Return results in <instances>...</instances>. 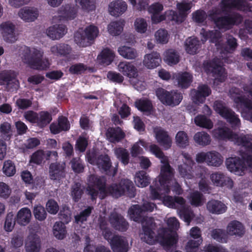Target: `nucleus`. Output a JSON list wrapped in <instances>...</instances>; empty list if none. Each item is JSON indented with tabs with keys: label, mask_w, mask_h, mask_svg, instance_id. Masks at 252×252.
I'll return each instance as SVG.
<instances>
[{
	"label": "nucleus",
	"mask_w": 252,
	"mask_h": 252,
	"mask_svg": "<svg viewBox=\"0 0 252 252\" xmlns=\"http://www.w3.org/2000/svg\"><path fill=\"white\" fill-rule=\"evenodd\" d=\"M115 154L117 158L124 165H127L129 161V154L128 151L122 147L115 150Z\"/></svg>",
	"instance_id": "nucleus-53"
},
{
	"label": "nucleus",
	"mask_w": 252,
	"mask_h": 252,
	"mask_svg": "<svg viewBox=\"0 0 252 252\" xmlns=\"http://www.w3.org/2000/svg\"><path fill=\"white\" fill-rule=\"evenodd\" d=\"M221 5L224 10H243L245 9L246 3L244 0H222Z\"/></svg>",
	"instance_id": "nucleus-35"
},
{
	"label": "nucleus",
	"mask_w": 252,
	"mask_h": 252,
	"mask_svg": "<svg viewBox=\"0 0 252 252\" xmlns=\"http://www.w3.org/2000/svg\"><path fill=\"white\" fill-rule=\"evenodd\" d=\"M156 137L158 142L165 149H169L171 146L172 141L167 132L161 128L155 130Z\"/></svg>",
	"instance_id": "nucleus-34"
},
{
	"label": "nucleus",
	"mask_w": 252,
	"mask_h": 252,
	"mask_svg": "<svg viewBox=\"0 0 252 252\" xmlns=\"http://www.w3.org/2000/svg\"><path fill=\"white\" fill-rule=\"evenodd\" d=\"M109 221L114 229L121 232L126 231L129 226L128 222L124 217L115 212L111 213Z\"/></svg>",
	"instance_id": "nucleus-13"
},
{
	"label": "nucleus",
	"mask_w": 252,
	"mask_h": 252,
	"mask_svg": "<svg viewBox=\"0 0 252 252\" xmlns=\"http://www.w3.org/2000/svg\"><path fill=\"white\" fill-rule=\"evenodd\" d=\"M98 28L94 25L87 27L85 30V34L79 32L74 34V41L79 46L87 47L90 45V41H93L98 35Z\"/></svg>",
	"instance_id": "nucleus-10"
},
{
	"label": "nucleus",
	"mask_w": 252,
	"mask_h": 252,
	"mask_svg": "<svg viewBox=\"0 0 252 252\" xmlns=\"http://www.w3.org/2000/svg\"><path fill=\"white\" fill-rule=\"evenodd\" d=\"M165 201L169 203V205L172 208H176L178 205L184 206L185 204V199L181 196H168L165 199Z\"/></svg>",
	"instance_id": "nucleus-57"
},
{
	"label": "nucleus",
	"mask_w": 252,
	"mask_h": 252,
	"mask_svg": "<svg viewBox=\"0 0 252 252\" xmlns=\"http://www.w3.org/2000/svg\"><path fill=\"white\" fill-rule=\"evenodd\" d=\"M19 17L26 22L34 21L38 17V11L36 8L25 7L19 12Z\"/></svg>",
	"instance_id": "nucleus-29"
},
{
	"label": "nucleus",
	"mask_w": 252,
	"mask_h": 252,
	"mask_svg": "<svg viewBox=\"0 0 252 252\" xmlns=\"http://www.w3.org/2000/svg\"><path fill=\"white\" fill-rule=\"evenodd\" d=\"M189 201L191 205L193 206H201L204 203L203 195L198 191H193L190 194Z\"/></svg>",
	"instance_id": "nucleus-55"
},
{
	"label": "nucleus",
	"mask_w": 252,
	"mask_h": 252,
	"mask_svg": "<svg viewBox=\"0 0 252 252\" xmlns=\"http://www.w3.org/2000/svg\"><path fill=\"white\" fill-rule=\"evenodd\" d=\"M0 83L6 84L7 90L11 92L17 90L19 87V81L9 72L0 73Z\"/></svg>",
	"instance_id": "nucleus-18"
},
{
	"label": "nucleus",
	"mask_w": 252,
	"mask_h": 252,
	"mask_svg": "<svg viewBox=\"0 0 252 252\" xmlns=\"http://www.w3.org/2000/svg\"><path fill=\"white\" fill-rule=\"evenodd\" d=\"M210 88L206 84L199 85L197 89H193L191 92L192 100L197 104L203 103L206 97L211 94Z\"/></svg>",
	"instance_id": "nucleus-12"
},
{
	"label": "nucleus",
	"mask_w": 252,
	"mask_h": 252,
	"mask_svg": "<svg viewBox=\"0 0 252 252\" xmlns=\"http://www.w3.org/2000/svg\"><path fill=\"white\" fill-rule=\"evenodd\" d=\"M177 80L179 87L183 89L188 88L190 85L192 76L187 72L179 73L177 76Z\"/></svg>",
	"instance_id": "nucleus-45"
},
{
	"label": "nucleus",
	"mask_w": 252,
	"mask_h": 252,
	"mask_svg": "<svg viewBox=\"0 0 252 252\" xmlns=\"http://www.w3.org/2000/svg\"><path fill=\"white\" fill-rule=\"evenodd\" d=\"M210 17L216 27L220 30H230L234 26L239 25L243 21L242 16L236 12L225 13L221 16L213 13Z\"/></svg>",
	"instance_id": "nucleus-7"
},
{
	"label": "nucleus",
	"mask_w": 252,
	"mask_h": 252,
	"mask_svg": "<svg viewBox=\"0 0 252 252\" xmlns=\"http://www.w3.org/2000/svg\"><path fill=\"white\" fill-rule=\"evenodd\" d=\"M161 62L160 56L157 52H153L144 57V64L148 68H155L158 66Z\"/></svg>",
	"instance_id": "nucleus-27"
},
{
	"label": "nucleus",
	"mask_w": 252,
	"mask_h": 252,
	"mask_svg": "<svg viewBox=\"0 0 252 252\" xmlns=\"http://www.w3.org/2000/svg\"><path fill=\"white\" fill-rule=\"evenodd\" d=\"M87 66L83 63H77L71 65L68 69L69 73L74 75H80L87 70Z\"/></svg>",
	"instance_id": "nucleus-58"
},
{
	"label": "nucleus",
	"mask_w": 252,
	"mask_h": 252,
	"mask_svg": "<svg viewBox=\"0 0 252 252\" xmlns=\"http://www.w3.org/2000/svg\"><path fill=\"white\" fill-rule=\"evenodd\" d=\"M203 241L202 239L200 240H189L185 246L186 252H197L199 247Z\"/></svg>",
	"instance_id": "nucleus-61"
},
{
	"label": "nucleus",
	"mask_w": 252,
	"mask_h": 252,
	"mask_svg": "<svg viewBox=\"0 0 252 252\" xmlns=\"http://www.w3.org/2000/svg\"><path fill=\"white\" fill-rule=\"evenodd\" d=\"M156 95L163 104L169 106L178 105L183 99L181 93L174 91L168 92L163 88L158 89Z\"/></svg>",
	"instance_id": "nucleus-9"
},
{
	"label": "nucleus",
	"mask_w": 252,
	"mask_h": 252,
	"mask_svg": "<svg viewBox=\"0 0 252 252\" xmlns=\"http://www.w3.org/2000/svg\"><path fill=\"white\" fill-rule=\"evenodd\" d=\"M19 51L23 62L32 68L44 70L48 67V61L42 60L43 53L39 50L34 48L32 51L30 47L24 45Z\"/></svg>",
	"instance_id": "nucleus-4"
},
{
	"label": "nucleus",
	"mask_w": 252,
	"mask_h": 252,
	"mask_svg": "<svg viewBox=\"0 0 252 252\" xmlns=\"http://www.w3.org/2000/svg\"><path fill=\"white\" fill-rule=\"evenodd\" d=\"M71 166L75 173H81L84 171V166L80 158H74L70 161Z\"/></svg>",
	"instance_id": "nucleus-63"
},
{
	"label": "nucleus",
	"mask_w": 252,
	"mask_h": 252,
	"mask_svg": "<svg viewBox=\"0 0 252 252\" xmlns=\"http://www.w3.org/2000/svg\"><path fill=\"white\" fill-rule=\"evenodd\" d=\"M206 207L210 213L215 214H223L226 212L227 208L221 201L215 199L209 200L206 204Z\"/></svg>",
	"instance_id": "nucleus-28"
},
{
	"label": "nucleus",
	"mask_w": 252,
	"mask_h": 252,
	"mask_svg": "<svg viewBox=\"0 0 252 252\" xmlns=\"http://www.w3.org/2000/svg\"><path fill=\"white\" fill-rule=\"evenodd\" d=\"M53 234L58 239L63 240L66 236V230L64 223L62 221H57L53 226Z\"/></svg>",
	"instance_id": "nucleus-46"
},
{
	"label": "nucleus",
	"mask_w": 252,
	"mask_h": 252,
	"mask_svg": "<svg viewBox=\"0 0 252 252\" xmlns=\"http://www.w3.org/2000/svg\"><path fill=\"white\" fill-rule=\"evenodd\" d=\"M194 122L196 126L208 129H210L213 127V123L212 121L204 115H197L194 118Z\"/></svg>",
	"instance_id": "nucleus-52"
},
{
	"label": "nucleus",
	"mask_w": 252,
	"mask_h": 252,
	"mask_svg": "<svg viewBox=\"0 0 252 252\" xmlns=\"http://www.w3.org/2000/svg\"><path fill=\"white\" fill-rule=\"evenodd\" d=\"M193 139L197 144L203 147L209 145L211 141L209 134L203 131L196 132L193 136Z\"/></svg>",
	"instance_id": "nucleus-44"
},
{
	"label": "nucleus",
	"mask_w": 252,
	"mask_h": 252,
	"mask_svg": "<svg viewBox=\"0 0 252 252\" xmlns=\"http://www.w3.org/2000/svg\"><path fill=\"white\" fill-rule=\"evenodd\" d=\"M135 195V188L132 182L127 179H122L119 183H113L107 186L102 199L108 196L118 198L123 195L133 198Z\"/></svg>",
	"instance_id": "nucleus-3"
},
{
	"label": "nucleus",
	"mask_w": 252,
	"mask_h": 252,
	"mask_svg": "<svg viewBox=\"0 0 252 252\" xmlns=\"http://www.w3.org/2000/svg\"><path fill=\"white\" fill-rule=\"evenodd\" d=\"M155 207L154 203L147 202L142 205H132L128 210V215L131 220L138 223L145 222L142 227L141 239L150 245H153L156 242V234L154 232L156 223L152 217L148 218L146 216V213L153 212Z\"/></svg>",
	"instance_id": "nucleus-1"
},
{
	"label": "nucleus",
	"mask_w": 252,
	"mask_h": 252,
	"mask_svg": "<svg viewBox=\"0 0 252 252\" xmlns=\"http://www.w3.org/2000/svg\"><path fill=\"white\" fill-rule=\"evenodd\" d=\"M211 179L216 186L226 187L229 189H232L233 187L232 180L221 172L212 174Z\"/></svg>",
	"instance_id": "nucleus-19"
},
{
	"label": "nucleus",
	"mask_w": 252,
	"mask_h": 252,
	"mask_svg": "<svg viewBox=\"0 0 252 252\" xmlns=\"http://www.w3.org/2000/svg\"><path fill=\"white\" fill-rule=\"evenodd\" d=\"M235 136L234 142L235 144L244 147L247 152L252 153V135L241 134L239 135L236 133Z\"/></svg>",
	"instance_id": "nucleus-24"
},
{
	"label": "nucleus",
	"mask_w": 252,
	"mask_h": 252,
	"mask_svg": "<svg viewBox=\"0 0 252 252\" xmlns=\"http://www.w3.org/2000/svg\"><path fill=\"white\" fill-rule=\"evenodd\" d=\"M32 214L30 210L28 208H23L20 209L16 216V221L21 225H26L30 220Z\"/></svg>",
	"instance_id": "nucleus-40"
},
{
	"label": "nucleus",
	"mask_w": 252,
	"mask_h": 252,
	"mask_svg": "<svg viewBox=\"0 0 252 252\" xmlns=\"http://www.w3.org/2000/svg\"><path fill=\"white\" fill-rule=\"evenodd\" d=\"M119 54L127 59H134L137 56L136 50L131 47L123 46L118 48Z\"/></svg>",
	"instance_id": "nucleus-49"
},
{
	"label": "nucleus",
	"mask_w": 252,
	"mask_h": 252,
	"mask_svg": "<svg viewBox=\"0 0 252 252\" xmlns=\"http://www.w3.org/2000/svg\"><path fill=\"white\" fill-rule=\"evenodd\" d=\"M211 237L216 241L225 243L227 242L228 233L225 230L220 228H214L211 231Z\"/></svg>",
	"instance_id": "nucleus-43"
},
{
	"label": "nucleus",
	"mask_w": 252,
	"mask_h": 252,
	"mask_svg": "<svg viewBox=\"0 0 252 252\" xmlns=\"http://www.w3.org/2000/svg\"><path fill=\"white\" fill-rule=\"evenodd\" d=\"M33 214L36 219L39 221L44 220L47 217V213L44 207L37 205L33 209Z\"/></svg>",
	"instance_id": "nucleus-64"
},
{
	"label": "nucleus",
	"mask_w": 252,
	"mask_h": 252,
	"mask_svg": "<svg viewBox=\"0 0 252 252\" xmlns=\"http://www.w3.org/2000/svg\"><path fill=\"white\" fill-rule=\"evenodd\" d=\"M59 20H72L76 16V12L73 7L69 5L62 6L58 11Z\"/></svg>",
	"instance_id": "nucleus-37"
},
{
	"label": "nucleus",
	"mask_w": 252,
	"mask_h": 252,
	"mask_svg": "<svg viewBox=\"0 0 252 252\" xmlns=\"http://www.w3.org/2000/svg\"><path fill=\"white\" fill-rule=\"evenodd\" d=\"M228 234L242 237L245 233V228L243 224L238 220H233L227 226Z\"/></svg>",
	"instance_id": "nucleus-31"
},
{
	"label": "nucleus",
	"mask_w": 252,
	"mask_h": 252,
	"mask_svg": "<svg viewBox=\"0 0 252 252\" xmlns=\"http://www.w3.org/2000/svg\"><path fill=\"white\" fill-rule=\"evenodd\" d=\"M175 139L177 144L180 147L186 148L189 145L188 134L184 131H178L176 135Z\"/></svg>",
	"instance_id": "nucleus-56"
},
{
	"label": "nucleus",
	"mask_w": 252,
	"mask_h": 252,
	"mask_svg": "<svg viewBox=\"0 0 252 252\" xmlns=\"http://www.w3.org/2000/svg\"><path fill=\"white\" fill-rule=\"evenodd\" d=\"M124 24L121 21L111 22L108 26V31L112 35H119L123 31Z\"/></svg>",
	"instance_id": "nucleus-54"
},
{
	"label": "nucleus",
	"mask_w": 252,
	"mask_h": 252,
	"mask_svg": "<svg viewBox=\"0 0 252 252\" xmlns=\"http://www.w3.org/2000/svg\"><path fill=\"white\" fill-rule=\"evenodd\" d=\"M109 243L113 252H127L128 250V243L124 237L115 235Z\"/></svg>",
	"instance_id": "nucleus-16"
},
{
	"label": "nucleus",
	"mask_w": 252,
	"mask_h": 252,
	"mask_svg": "<svg viewBox=\"0 0 252 252\" xmlns=\"http://www.w3.org/2000/svg\"><path fill=\"white\" fill-rule=\"evenodd\" d=\"M66 26L63 24L54 25L47 30V34L52 39H59L66 33Z\"/></svg>",
	"instance_id": "nucleus-26"
},
{
	"label": "nucleus",
	"mask_w": 252,
	"mask_h": 252,
	"mask_svg": "<svg viewBox=\"0 0 252 252\" xmlns=\"http://www.w3.org/2000/svg\"><path fill=\"white\" fill-rule=\"evenodd\" d=\"M14 30V25L9 21L3 22L0 25V31L4 40L7 42L12 43L15 41Z\"/></svg>",
	"instance_id": "nucleus-17"
},
{
	"label": "nucleus",
	"mask_w": 252,
	"mask_h": 252,
	"mask_svg": "<svg viewBox=\"0 0 252 252\" xmlns=\"http://www.w3.org/2000/svg\"><path fill=\"white\" fill-rule=\"evenodd\" d=\"M164 164L160 167L158 180L157 179L150 187L151 197L153 199H160L170 192V182L174 177V170L167 161L161 160Z\"/></svg>",
	"instance_id": "nucleus-2"
},
{
	"label": "nucleus",
	"mask_w": 252,
	"mask_h": 252,
	"mask_svg": "<svg viewBox=\"0 0 252 252\" xmlns=\"http://www.w3.org/2000/svg\"><path fill=\"white\" fill-rule=\"evenodd\" d=\"M213 108L217 114L226 120L232 127L238 126L240 124V120L238 116L222 100L215 101Z\"/></svg>",
	"instance_id": "nucleus-8"
},
{
	"label": "nucleus",
	"mask_w": 252,
	"mask_h": 252,
	"mask_svg": "<svg viewBox=\"0 0 252 252\" xmlns=\"http://www.w3.org/2000/svg\"><path fill=\"white\" fill-rule=\"evenodd\" d=\"M118 68L120 72L129 78H134L138 76L137 69L131 63L126 62H120Z\"/></svg>",
	"instance_id": "nucleus-22"
},
{
	"label": "nucleus",
	"mask_w": 252,
	"mask_h": 252,
	"mask_svg": "<svg viewBox=\"0 0 252 252\" xmlns=\"http://www.w3.org/2000/svg\"><path fill=\"white\" fill-rule=\"evenodd\" d=\"M164 60L168 64L174 65L179 62L180 56L175 50L170 49L165 52Z\"/></svg>",
	"instance_id": "nucleus-48"
},
{
	"label": "nucleus",
	"mask_w": 252,
	"mask_h": 252,
	"mask_svg": "<svg viewBox=\"0 0 252 252\" xmlns=\"http://www.w3.org/2000/svg\"><path fill=\"white\" fill-rule=\"evenodd\" d=\"M150 177L145 171H139L136 173L135 182L138 187L143 188L148 186L150 183Z\"/></svg>",
	"instance_id": "nucleus-42"
},
{
	"label": "nucleus",
	"mask_w": 252,
	"mask_h": 252,
	"mask_svg": "<svg viewBox=\"0 0 252 252\" xmlns=\"http://www.w3.org/2000/svg\"><path fill=\"white\" fill-rule=\"evenodd\" d=\"M233 101L243 116L252 122V101L245 95L237 96Z\"/></svg>",
	"instance_id": "nucleus-11"
},
{
	"label": "nucleus",
	"mask_w": 252,
	"mask_h": 252,
	"mask_svg": "<svg viewBox=\"0 0 252 252\" xmlns=\"http://www.w3.org/2000/svg\"><path fill=\"white\" fill-rule=\"evenodd\" d=\"M84 194V190L82 189L80 183H75L71 188L70 196L75 202H78Z\"/></svg>",
	"instance_id": "nucleus-51"
},
{
	"label": "nucleus",
	"mask_w": 252,
	"mask_h": 252,
	"mask_svg": "<svg viewBox=\"0 0 252 252\" xmlns=\"http://www.w3.org/2000/svg\"><path fill=\"white\" fill-rule=\"evenodd\" d=\"M106 136L110 142L115 143L123 139L126 134L121 127L117 126L109 127L106 131Z\"/></svg>",
	"instance_id": "nucleus-23"
},
{
	"label": "nucleus",
	"mask_w": 252,
	"mask_h": 252,
	"mask_svg": "<svg viewBox=\"0 0 252 252\" xmlns=\"http://www.w3.org/2000/svg\"><path fill=\"white\" fill-rule=\"evenodd\" d=\"M38 114L35 125L40 128H43L52 121V115L47 111H42L38 112Z\"/></svg>",
	"instance_id": "nucleus-39"
},
{
	"label": "nucleus",
	"mask_w": 252,
	"mask_h": 252,
	"mask_svg": "<svg viewBox=\"0 0 252 252\" xmlns=\"http://www.w3.org/2000/svg\"><path fill=\"white\" fill-rule=\"evenodd\" d=\"M222 162L223 158L220 153L215 151L209 152L208 165L219 167Z\"/></svg>",
	"instance_id": "nucleus-50"
},
{
	"label": "nucleus",
	"mask_w": 252,
	"mask_h": 252,
	"mask_svg": "<svg viewBox=\"0 0 252 252\" xmlns=\"http://www.w3.org/2000/svg\"><path fill=\"white\" fill-rule=\"evenodd\" d=\"M49 175L53 180H60L65 177L64 166L59 163H52L49 166Z\"/></svg>",
	"instance_id": "nucleus-25"
},
{
	"label": "nucleus",
	"mask_w": 252,
	"mask_h": 252,
	"mask_svg": "<svg viewBox=\"0 0 252 252\" xmlns=\"http://www.w3.org/2000/svg\"><path fill=\"white\" fill-rule=\"evenodd\" d=\"M87 181L86 192L90 196L91 200H95L99 193L102 198L107 187L106 177L104 176L91 174L89 176Z\"/></svg>",
	"instance_id": "nucleus-6"
},
{
	"label": "nucleus",
	"mask_w": 252,
	"mask_h": 252,
	"mask_svg": "<svg viewBox=\"0 0 252 252\" xmlns=\"http://www.w3.org/2000/svg\"><path fill=\"white\" fill-rule=\"evenodd\" d=\"M193 164L184 163L178 166L180 176L185 179H191L193 177L192 165Z\"/></svg>",
	"instance_id": "nucleus-47"
},
{
	"label": "nucleus",
	"mask_w": 252,
	"mask_h": 252,
	"mask_svg": "<svg viewBox=\"0 0 252 252\" xmlns=\"http://www.w3.org/2000/svg\"><path fill=\"white\" fill-rule=\"evenodd\" d=\"M127 4L123 0H115L109 4V12L113 16L118 17L126 10Z\"/></svg>",
	"instance_id": "nucleus-21"
},
{
	"label": "nucleus",
	"mask_w": 252,
	"mask_h": 252,
	"mask_svg": "<svg viewBox=\"0 0 252 252\" xmlns=\"http://www.w3.org/2000/svg\"><path fill=\"white\" fill-rule=\"evenodd\" d=\"M2 170L7 176H13L16 173V167L14 163L11 160H6L3 164Z\"/></svg>",
	"instance_id": "nucleus-59"
},
{
	"label": "nucleus",
	"mask_w": 252,
	"mask_h": 252,
	"mask_svg": "<svg viewBox=\"0 0 252 252\" xmlns=\"http://www.w3.org/2000/svg\"><path fill=\"white\" fill-rule=\"evenodd\" d=\"M11 128V125L8 122H4L0 125V131L5 140H9L11 137L12 131Z\"/></svg>",
	"instance_id": "nucleus-62"
},
{
	"label": "nucleus",
	"mask_w": 252,
	"mask_h": 252,
	"mask_svg": "<svg viewBox=\"0 0 252 252\" xmlns=\"http://www.w3.org/2000/svg\"><path fill=\"white\" fill-rule=\"evenodd\" d=\"M93 209V207L88 206L86 209L81 211L79 214L75 216V221L79 223L86 221L88 218L90 216Z\"/></svg>",
	"instance_id": "nucleus-60"
},
{
	"label": "nucleus",
	"mask_w": 252,
	"mask_h": 252,
	"mask_svg": "<svg viewBox=\"0 0 252 252\" xmlns=\"http://www.w3.org/2000/svg\"><path fill=\"white\" fill-rule=\"evenodd\" d=\"M41 248L40 236L35 233L31 232L27 237L25 243L27 252H39Z\"/></svg>",
	"instance_id": "nucleus-15"
},
{
	"label": "nucleus",
	"mask_w": 252,
	"mask_h": 252,
	"mask_svg": "<svg viewBox=\"0 0 252 252\" xmlns=\"http://www.w3.org/2000/svg\"><path fill=\"white\" fill-rule=\"evenodd\" d=\"M70 125L68 119L63 116L58 118V124L52 123L50 126V130L53 134H57L62 131L69 130Z\"/></svg>",
	"instance_id": "nucleus-20"
},
{
	"label": "nucleus",
	"mask_w": 252,
	"mask_h": 252,
	"mask_svg": "<svg viewBox=\"0 0 252 252\" xmlns=\"http://www.w3.org/2000/svg\"><path fill=\"white\" fill-rule=\"evenodd\" d=\"M214 135L219 140H229L234 142L236 133H234L229 128L225 127L215 129L214 131Z\"/></svg>",
	"instance_id": "nucleus-32"
},
{
	"label": "nucleus",
	"mask_w": 252,
	"mask_h": 252,
	"mask_svg": "<svg viewBox=\"0 0 252 252\" xmlns=\"http://www.w3.org/2000/svg\"><path fill=\"white\" fill-rule=\"evenodd\" d=\"M50 50L52 54L57 56L67 57L71 53L72 48L68 44L61 43L52 46Z\"/></svg>",
	"instance_id": "nucleus-33"
},
{
	"label": "nucleus",
	"mask_w": 252,
	"mask_h": 252,
	"mask_svg": "<svg viewBox=\"0 0 252 252\" xmlns=\"http://www.w3.org/2000/svg\"><path fill=\"white\" fill-rule=\"evenodd\" d=\"M178 240L177 234L164 233L160 237V244L166 249L170 248L177 243Z\"/></svg>",
	"instance_id": "nucleus-41"
},
{
	"label": "nucleus",
	"mask_w": 252,
	"mask_h": 252,
	"mask_svg": "<svg viewBox=\"0 0 252 252\" xmlns=\"http://www.w3.org/2000/svg\"><path fill=\"white\" fill-rule=\"evenodd\" d=\"M227 169L236 174L241 175L246 168L244 161L239 157L228 158L226 160Z\"/></svg>",
	"instance_id": "nucleus-14"
},
{
	"label": "nucleus",
	"mask_w": 252,
	"mask_h": 252,
	"mask_svg": "<svg viewBox=\"0 0 252 252\" xmlns=\"http://www.w3.org/2000/svg\"><path fill=\"white\" fill-rule=\"evenodd\" d=\"M88 162L97 166L102 173L109 176L114 177L117 173V168H113L110 157L106 154L97 155L95 153L87 155Z\"/></svg>",
	"instance_id": "nucleus-5"
},
{
	"label": "nucleus",
	"mask_w": 252,
	"mask_h": 252,
	"mask_svg": "<svg viewBox=\"0 0 252 252\" xmlns=\"http://www.w3.org/2000/svg\"><path fill=\"white\" fill-rule=\"evenodd\" d=\"M201 47L200 41L197 37H189L185 41L186 52L190 55L196 54Z\"/></svg>",
	"instance_id": "nucleus-36"
},
{
	"label": "nucleus",
	"mask_w": 252,
	"mask_h": 252,
	"mask_svg": "<svg viewBox=\"0 0 252 252\" xmlns=\"http://www.w3.org/2000/svg\"><path fill=\"white\" fill-rule=\"evenodd\" d=\"M115 58L114 52L108 48L103 49L97 56V59L101 64L108 65L113 61Z\"/></svg>",
	"instance_id": "nucleus-38"
},
{
	"label": "nucleus",
	"mask_w": 252,
	"mask_h": 252,
	"mask_svg": "<svg viewBox=\"0 0 252 252\" xmlns=\"http://www.w3.org/2000/svg\"><path fill=\"white\" fill-rule=\"evenodd\" d=\"M135 106L138 110L145 115L149 116L153 112V106L152 101L147 98H140L135 102Z\"/></svg>",
	"instance_id": "nucleus-30"
}]
</instances>
